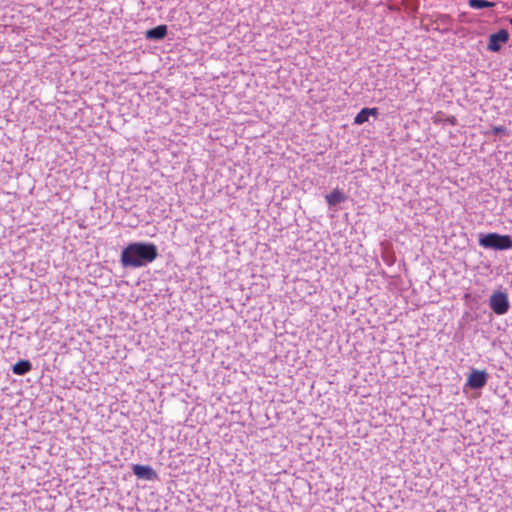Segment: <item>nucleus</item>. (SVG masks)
Returning <instances> with one entry per match:
<instances>
[{
    "label": "nucleus",
    "mask_w": 512,
    "mask_h": 512,
    "mask_svg": "<svg viewBox=\"0 0 512 512\" xmlns=\"http://www.w3.org/2000/svg\"><path fill=\"white\" fill-rule=\"evenodd\" d=\"M478 243L485 249L495 251L512 249V237L507 234L502 235L496 232L480 233L478 235Z\"/></svg>",
    "instance_id": "2"
},
{
    "label": "nucleus",
    "mask_w": 512,
    "mask_h": 512,
    "mask_svg": "<svg viewBox=\"0 0 512 512\" xmlns=\"http://www.w3.org/2000/svg\"><path fill=\"white\" fill-rule=\"evenodd\" d=\"M509 40V33L505 29L499 30L497 33L489 36L488 50L492 52H498L501 49L502 44H505Z\"/></svg>",
    "instance_id": "5"
},
{
    "label": "nucleus",
    "mask_w": 512,
    "mask_h": 512,
    "mask_svg": "<svg viewBox=\"0 0 512 512\" xmlns=\"http://www.w3.org/2000/svg\"><path fill=\"white\" fill-rule=\"evenodd\" d=\"M506 131H507V129L504 126H494L492 128V134L493 135H499V134H502V133H506Z\"/></svg>",
    "instance_id": "13"
},
{
    "label": "nucleus",
    "mask_w": 512,
    "mask_h": 512,
    "mask_svg": "<svg viewBox=\"0 0 512 512\" xmlns=\"http://www.w3.org/2000/svg\"><path fill=\"white\" fill-rule=\"evenodd\" d=\"M446 121H448L451 125H456L457 124V120H456V118L454 116L447 117Z\"/></svg>",
    "instance_id": "14"
},
{
    "label": "nucleus",
    "mask_w": 512,
    "mask_h": 512,
    "mask_svg": "<svg viewBox=\"0 0 512 512\" xmlns=\"http://www.w3.org/2000/svg\"><path fill=\"white\" fill-rule=\"evenodd\" d=\"M32 370V363L29 360L22 359L12 366V372L16 375L23 376Z\"/></svg>",
    "instance_id": "9"
},
{
    "label": "nucleus",
    "mask_w": 512,
    "mask_h": 512,
    "mask_svg": "<svg viewBox=\"0 0 512 512\" xmlns=\"http://www.w3.org/2000/svg\"><path fill=\"white\" fill-rule=\"evenodd\" d=\"M35 102H36V100L31 101V102H30V104H31V105H35Z\"/></svg>",
    "instance_id": "15"
},
{
    "label": "nucleus",
    "mask_w": 512,
    "mask_h": 512,
    "mask_svg": "<svg viewBox=\"0 0 512 512\" xmlns=\"http://www.w3.org/2000/svg\"><path fill=\"white\" fill-rule=\"evenodd\" d=\"M132 472L139 479L148 481H155L158 479L156 471L148 465L134 464L132 466Z\"/></svg>",
    "instance_id": "6"
},
{
    "label": "nucleus",
    "mask_w": 512,
    "mask_h": 512,
    "mask_svg": "<svg viewBox=\"0 0 512 512\" xmlns=\"http://www.w3.org/2000/svg\"><path fill=\"white\" fill-rule=\"evenodd\" d=\"M378 109L377 108H363L354 118V124L362 125L363 123L369 120L370 116L377 117Z\"/></svg>",
    "instance_id": "7"
},
{
    "label": "nucleus",
    "mask_w": 512,
    "mask_h": 512,
    "mask_svg": "<svg viewBox=\"0 0 512 512\" xmlns=\"http://www.w3.org/2000/svg\"><path fill=\"white\" fill-rule=\"evenodd\" d=\"M159 255L158 247L152 242H131L120 254L124 268H141L152 263Z\"/></svg>",
    "instance_id": "1"
},
{
    "label": "nucleus",
    "mask_w": 512,
    "mask_h": 512,
    "mask_svg": "<svg viewBox=\"0 0 512 512\" xmlns=\"http://www.w3.org/2000/svg\"><path fill=\"white\" fill-rule=\"evenodd\" d=\"M325 198L329 206H336L346 200L344 193L337 188L327 194Z\"/></svg>",
    "instance_id": "10"
},
{
    "label": "nucleus",
    "mask_w": 512,
    "mask_h": 512,
    "mask_svg": "<svg viewBox=\"0 0 512 512\" xmlns=\"http://www.w3.org/2000/svg\"><path fill=\"white\" fill-rule=\"evenodd\" d=\"M167 35V26L166 25H158L152 29H149L145 32L146 39L149 40H162Z\"/></svg>",
    "instance_id": "8"
},
{
    "label": "nucleus",
    "mask_w": 512,
    "mask_h": 512,
    "mask_svg": "<svg viewBox=\"0 0 512 512\" xmlns=\"http://www.w3.org/2000/svg\"><path fill=\"white\" fill-rule=\"evenodd\" d=\"M510 24L512 25V18L510 19Z\"/></svg>",
    "instance_id": "16"
},
{
    "label": "nucleus",
    "mask_w": 512,
    "mask_h": 512,
    "mask_svg": "<svg viewBox=\"0 0 512 512\" xmlns=\"http://www.w3.org/2000/svg\"><path fill=\"white\" fill-rule=\"evenodd\" d=\"M489 374L485 370L471 368L466 386L473 390L482 389L488 381Z\"/></svg>",
    "instance_id": "4"
},
{
    "label": "nucleus",
    "mask_w": 512,
    "mask_h": 512,
    "mask_svg": "<svg viewBox=\"0 0 512 512\" xmlns=\"http://www.w3.org/2000/svg\"><path fill=\"white\" fill-rule=\"evenodd\" d=\"M489 307L497 315H504L510 308L508 295L503 291L494 292L489 298Z\"/></svg>",
    "instance_id": "3"
},
{
    "label": "nucleus",
    "mask_w": 512,
    "mask_h": 512,
    "mask_svg": "<svg viewBox=\"0 0 512 512\" xmlns=\"http://www.w3.org/2000/svg\"><path fill=\"white\" fill-rule=\"evenodd\" d=\"M446 121L445 114L443 112H437L434 116V123H442Z\"/></svg>",
    "instance_id": "12"
},
{
    "label": "nucleus",
    "mask_w": 512,
    "mask_h": 512,
    "mask_svg": "<svg viewBox=\"0 0 512 512\" xmlns=\"http://www.w3.org/2000/svg\"><path fill=\"white\" fill-rule=\"evenodd\" d=\"M468 5H469V7L473 8V9H484V8H492L496 4L494 2L487 1V0H469Z\"/></svg>",
    "instance_id": "11"
}]
</instances>
